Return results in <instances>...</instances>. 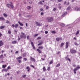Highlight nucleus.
Returning a JSON list of instances; mask_svg holds the SVG:
<instances>
[{
	"instance_id": "nucleus-7",
	"label": "nucleus",
	"mask_w": 80,
	"mask_h": 80,
	"mask_svg": "<svg viewBox=\"0 0 80 80\" xmlns=\"http://www.w3.org/2000/svg\"><path fill=\"white\" fill-rule=\"evenodd\" d=\"M57 41H59L60 40H62V38H57L56 39Z\"/></svg>"
},
{
	"instance_id": "nucleus-45",
	"label": "nucleus",
	"mask_w": 80,
	"mask_h": 80,
	"mask_svg": "<svg viewBox=\"0 0 80 80\" xmlns=\"http://www.w3.org/2000/svg\"><path fill=\"white\" fill-rule=\"evenodd\" d=\"M38 40H39V39H41V37H38L37 38Z\"/></svg>"
},
{
	"instance_id": "nucleus-64",
	"label": "nucleus",
	"mask_w": 80,
	"mask_h": 80,
	"mask_svg": "<svg viewBox=\"0 0 80 80\" xmlns=\"http://www.w3.org/2000/svg\"><path fill=\"white\" fill-rule=\"evenodd\" d=\"M80 18H78L77 19V20H80Z\"/></svg>"
},
{
	"instance_id": "nucleus-8",
	"label": "nucleus",
	"mask_w": 80,
	"mask_h": 80,
	"mask_svg": "<svg viewBox=\"0 0 80 80\" xmlns=\"http://www.w3.org/2000/svg\"><path fill=\"white\" fill-rule=\"evenodd\" d=\"M31 43L33 49L35 50V46H34V45H33V42H31Z\"/></svg>"
},
{
	"instance_id": "nucleus-38",
	"label": "nucleus",
	"mask_w": 80,
	"mask_h": 80,
	"mask_svg": "<svg viewBox=\"0 0 80 80\" xmlns=\"http://www.w3.org/2000/svg\"><path fill=\"white\" fill-rule=\"evenodd\" d=\"M47 70H48V71H50V67L48 68Z\"/></svg>"
},
{
	"instance_id": "nucleus-22",
	"label": "nucleus",
	"mask_w": 80,
	"mask_h": 80,
	"mask_svg": "<svg viewBox=\"0 0 80 80\" xmlns=\"http://www.w3.org/2000/svg\"><path fill=\"white\" fill-rule=\"evenodd\" d=\"M42 43H43V42L42 41L41 42H40V43L38 44V45L39 46V45H40L42 44Z\"/></svg>"
},
{
	"instance_id": "nucleus-29",
	"label": "nucleus",
	"mask_w": 80,
	"mask_h": 80,
	"mask_svg": "<svg viewBox=\"0 0 80 80\" xmlns=\"http://www.w3.org/2000/svg\"><path fill=\"white\" fill-rule=\"evenodd\" d=\"M27 8L28 10H29V9H30V8H31V7H30V6H28L27 7Z\"/></svg>"
},
{
	"instance_id": "nucleus-14",
	"label": "nucleus",
	"mask_w": 80,
	"mask_h": 80,
	"mask_svg": "<svg viewBox=\"0 0 80 80\" xmlns=\"http://www.w3.org/2000/svg\"><path fill=\"white\" fill-rule=\"evenodd\" d=\"M36 25L38 26H41V24H40L38 22H36Z\"/></svg>"
},
{
	"instance_id": "nucleus-36",
	"label": "nucleus",
	"mask_w": 80,
	"mask_h": 80,
	"mask_svg": "<svg viewBox=\"0 0 80 80\" xmlns=\"http://www.w3.org/2000/svg\"><path fill=\"white\" fill-rule=\"evenodd\" d=\"M11 33L12 32H11V31L9 30L8 31V33L9 34H11Z\"/></svg>"
},
{
	"instance_id": "nucleus-63",
	"label": "nucleus",
	"mask_w": 80,
	"mask_h": 80,
	"mask_svg": "<svg viewBox=\"0 0 80 80\" xmlns=\"http://www.w3.org/2000/svg\"><path fill=\"white\" fill-rule=\"evenodd\" d=\"M18 53V51H16L15 52V53Z\"/></svg>"
},
{
	"instance_id": "nucleus-52",
	"label": "nucleus",
	"mask_w": 80,
	"mask_h": 80,
	"mask_svg": "<svg viewBox=\"0 0 80 80\" xmlns=\"http://www.w3.org/2000/svg\"><path fill=\"white\" fill-rule=\"evenodd\" d=\"M10 66H8V67L7 69L8 70H9V69H10Z\"/></svg>"
},
{
	"instance_id": "nucleus-25",
	"label": "nucleus",
	"mask_w": 80,
	"mask_h": 80,
	"mask_svg": "<svg viewBox=\"0 0 80 80\" xmlns=\"http://www.w3.org/2000/svg\"><path fill=\"white\" fill-rule=\"evenodd\" d=\"M79 34V31H78L76 33V35H78Z\"/></svg>"
},
{
	"instance_id": "nucleus-9",
	"label": "nucleus",
	"mask_w": 80,
	"mask_h": 80,
	"mask_svg": "<svg viewBox=\"0 0 80 80\" xmlns=\"http://www.w3.org/2000/svg\"><path fill=\"white\" fill-rule=\"evenodd\" d=\"M3 45V42H2V41H0V47Z\"/></svg>"
},
{
	"instance_id": "nucleus-11",
	"label": "nucleus",
	"mask_w": 80,
	"mask_h": 80,
	"mask_svg": "<svg viewBox=\"0 0 80 80\" xmlns=\"http://www.w3.org/2000/svg\"><path fill=\"white\" fill-rule=\"evenodd\" d=\"M30 59L32 60V61H33V62H35V59L32 57H30Z\"/></svg>"
},
{
	"instance_id": "nucleus-40",
	"label": "nucleus",
	"mask_w": 80,
	"mask_h": 80,
	"mask_svg": "<svg viewBox=\"0 0 80 80\" xmlns=\"http://www.w3.org/2000/svg\"><path fill=\"white\" fill-rule=\"evenodd\" d=\"M46 70V69L45 68V67H43V71H45Z\"/></svg>"
},
{
	"instance_id": "nucleus-23",
	"label": "nucleus",
	"mask_w": 80,
	"mask_h": 80,
	"mask_svg": "<svg viewBox=\"0 0 80 80\" xmlns=\"http://www.w3.org/2000/svg\"><path fill=\"white\" fill-rule=\"evenodd\" d=\"M18 23L19 24V25H21V26H23V24H22V23H20V22L19 21H18Z\"/></svg>"
},
{
	"instance_id": "nucleus-15",
	"label": "nucleus",
	"mask_w": 80,
	"mask_h": 80,
	"mask_svg": "<svg viewBox=\"0 0 80 80\" xmlns=\"http://www.w3.org/2000/svg\"><path fill=\"white\" fill-rule=\"evenodd\" d=\"M2 72H7L8 69H3L2 70Z\"/></svg>"
},
{
	"instance_id": "nucleus-2",
	"label": "nucleus",
	"mask_w": 80,
	"mask_h": 80,
	"mask_svg": "<svg viewBox=\"0 0 80 80\" xmlns=\"http://www.w3.org/2000/svg\"><path fill=\"white\" fill-rule=\"evenodd\" d=\"M80 67L79 66H78L75 68L73 70V71L74 72V73H76V71L78 70V69H79Z\"/></svg>"
},
{
	"instance_id": "nucleus-62",
	"label": "nucleus",
	"mask_w": 80,
	"mask_h": 80,
	"mask_svg": "<svg viewBox=\"0 0 80 80\" xmlns=\"http://www.w3.org/2000/svg\"><path fill=\"white\" fill-rule=\"evenodd\" d=\"M23 57H25V54H23Z\"/></svg>"
},
{
	"instance_id": "nucleus-19",
	"label": "nucleus",
	"mask_w": 80,
	"mask_h": 80,
	"mask_svg": "<svg viewBox=\"0 0 80 80\" xmlns=\"http://www.w3.org/2000/svg\"><path fill=\"white\" fill-rule=\"evenodd\" d=\"M17 43V42L15 41H14L12 42V43H13V44H15V43Z\"/></svg>"
},
{
	"instance_id": "nucleus-39",
	"label": "nucleus",
	"mask_w": 80,
	"mask_h": 80,
	"mask_svg": "<svg viewBox=\"0 0 80 80\" xmlns=\"http://www.w3.org/2000/svg\"><path fill=\"white\" fill-rule=\"evenodd\" d=\"M63 45H64V43H62L61 45V47H63Z\"/></svg>"
},
{
	"instance_id": "nucleus-53",
	"label": "nucleus",
	"mask_w": 80,
	"mask_h": 80,
	"mask_svg": "<svg viewBox=\"0 0 80 80\" xmlns=\"http://www.w3.org/2000/svg\"><path fill=\"white\" fill-rule=\"evenodd\" d=\"M27 39H29V36H27Z\"/></svg>"
},
{
	"instance_id": "nucleus-31",
	"label": "nucleus",
	"mask_w": 80,
	"mask_h": 80,
	"mask_svg": "<svg viewBox=\"0 0 80 80\" xmlns=\"http://www.w3.org/2000/svg\"><path fill=\"white\" fill-rule=\"evenodd\" d=\"M67 10H70V7H68L67 9Z\"/></svg>"
},
{
	"instance_id": "nucleus-60",
	"label": "nucleus",
	"mask_w": 80,
	"mask_h": 80,
	"mask_svg": "<svg viewBox=\"0 0 80 80\" xmlns=\"http://www.w3.org/2000/svg\"><path fill=\"white\" fill-rule=\"evenodd\" d=\"M39 3L40 4H42V1H40V2H39Z\"/></svg>"
},
{
	"instance_id": "nucleus-55",
	"label": "nucleus",
	"mask_w": 80,
	"mask_h": 80,
	"mask_svg": "<svg viewBox=\"0 0 80 80\" xmlns=\"http://www.w3.org/2000/svg\"><path fill=\"white\" fill-rule=\"evenodd\" d=\"M2 34H1V32H0V37H2Z\"/></svg>"
},
{
	"instance_id": "nucleus-1",
	"label": "nucleus",
	"mask_w": 80,
	"mask_h": 80,
	"mask_svg": "<svg viewBox=\"0 0 80 80\" xmlns=\"http://www.w3.org/2000/svg\"><path fill=\"white\" fill-rule=\"evenodd\" d=\"M46 20L48 22H51L53 21V18L48 17L46 18Z\"/></svg>"
},
{
	"instance_id": "nucleus-33",
	"label": "nucleus",
	"mask_w": 80,
	"mask_h": 80,
	"mask_svg": "<svg viewBox=\"0 0 80 80\" xmlns=\"http://www.w3.org/2000/svg\"><path fill=\"white\" fill-rule=\"evenodd\" d=\"M60 25L61 26H62V27H64V26H65V24H63V23H61L60 24Z\"/></svg>"
},
{
	"instance_id": "nucleus-5",
	"label": "nucleus",
	"mask_w": 80,
	"mask_h": 80,
	"mask_svg": "<svg viewBox=\"0 0 80 80\" xmlns=\"http://www.w3.org/2000/svg\"><path fill=\"white\" fill-rule=\"evenodd\" d=\"M74 8V10L76 11H80V7L79 6H77Z\"/></svg>"
},
{
	"instance_id": "nucleus-18",
	"label": "nucleus",
	"mask_w": 80,
	"mask_h": 80,
	"mask_svg": "<svg viewBox=\"0 0 80 80\" xmlns=\"http://www.w3.org/2000/svg\"><path fill=\"white\" fill-rule=\"evenodd\" d=\"M3 16H4L5 17H7L8 16V15H7L5 13H4L3 14Z\"/></svg>"
},
{
	"instance_id": "nucleus-51",
	"label": "nucleus",
	"mask_w": 80,
	"mask_h": 80,
	"mask_svg": "<svg viewBox=\"0 0 80 80\" xmlns=\"http://www.w3.org/2000/svg\"><path fill=\"white\" fill-rule=\"evenodd\" d=\"M19 28H20V29L21 30H22L23 29V28L22 27H20Z\"/></svg>"
},
{
	"instance_id": "nucleus-46",
	"label": "nucleus",
	"mask_w": 80,
	"mask_h": 80,
	"mask_svg": "<svg viewBox=\"0 0 80 80\" xmlns=\"http://www.w3.org/2000/svg\"><path fill=\"white\" fill-rule=\"evenodd\" d=\"M6 23H10V22H9V21H6Z\"/></svg>"
},
{
	"instance_id": "nucleus-3",
	"label": "nucleus",
	"mask_w": 80,
	"mask_h": 80,
	"mask_svg": "<svg viewBox=\"0 0 80 80\" xmlns=\"http://www.w3.org/2000/svg\"><path fill=\"white\" fill-rule=\"evenodd\" d=\"M22 35L21 36V38H26V36L25 35V34L24 33L22 32Z\"/></svg>"
},
{
	"instance_id": "nucleus-20",
	"label": "nucleus",
	"mask_w": 80,
	"mask_h": 80,
	"mask_svg": "<svg viewBox=\"0 0 80 80\" xmlns=\"http://www.w3.org/2000/svg\"><path fill=\"white\" fill-rule=\"evenodd\" d=\"M22 58V57H19L18 58H16L17 60H18L19 59H21Z\"/></svg>"
},
{
	"instance_id": "nucleus-6",
	"label": "nucleus",
	"mask_w": 80,
	"mask_h": 80,
	"mask_svg": "<svg viewBox=\"0 0 80 80\" xmlns=\"http://www.w3.org/2000/svg\"><path fill=\"white\" fill-rule=\"evenodd\" d=\"M70 52L72 53H76V51L75 50L71 49L70 50Z\"/></svg>"
},
{
	"instance_id": "nucleus-47",
	"label": "nucleus",
	"mask_w": 80,
	"mask_h": 80,
	"mask_svg": "<svg viewBox=\"0 0 80 80\" xmlns=\"http://www.w3.org/2000/svg\"><path fill=\"white\" fill-rule=\"evenodd\" d=\"M38 34H35V35L34 37H37V36H38Z\"/></svg>"
},
{
	"instance_id": "nucleus-59",
	"label": "nucleus",
	"mask_w": 80,
	"mask_h": 80,
	"mask_svg": "<svg viewBox=\"0 0 80 80\" xmlns=\"http://www.w3.org/2000/svg\"><path fill=\"white\" fill-rule=\"evenodd\" d=\"M40 10L41 11H43V9H42V8H41V9H40Z\"/></svg>"
},
{
	"instance_id": "nucleus-26",
	"label": "nucleus",
	"mask_w": 80,
	"mask_h": 80,
	"mask_svg": "<svg viewBox=\"0 0 80 80\" xmlns=\"http://www.w3.org/2000/svg\"><path fill=\"white\" fill-rule=\"evenodd\" d=\"M67 12H65V13H63V14L62 15V16L64 17V15H67Z\"/></svg>"
},
{
	"instance_id": "nucleus-17",
	"label": "nucleus",
	"mask_w": 80,
	"mask_h": 80,
	"mask_svg": "<svg viewBox=\"0 0 80 80\" xmlns=\"http://www.w3.org/2000/svg\"><path fill=\"white\" fill-rule=\"evenodd\" d=\"M37 51H38L39 53H42V51L40 50L39 49H38L37 50Z\"/></svg>"
},
{
	"instance_id": "nucleus-13",
	"label": "nucleus",
	"mask_w": 80,
	"mask_h": 80,
	"mask_svg": "<svg viewBox=\"0 0 80 80\" xmlns=\"http://www.w3.org/2000/svg\"><path fill=\"white\" fill-rule=\"evenodd\" d=\"M5 18L2 17H0V20H5Z\"/></svg>"
},
{
	"instance_id": "nucleus-4",
	"label": "nucleus",
	"mask_w": 80,
	"mask_h": 80,
	"mask_svg": "<svg viewBox=\"0 0 80 80\" xmlns=\"http://www.w3.org/2000/svg\"><path fill=\"white\" fill-rule=\"evenodd\" d=\"M7 6L8 8H13V6L12 4H7Z\"/></svg>"
},
{
	"instance_id": "nucleus-54",
	"label": "nucleus",
	"mask_w": 80,
	"mask_h": 80,
	"mask_svg": "<svg viewBox=\"0 0 80 80\" xmlns=\"http://www.w3.org/2000/svg\"><path fill=\"white\" fill-rule=\"evenodd\" d=\"M53 11H55V10H56V8H54L53 9Z\"/></svg>"
},
{
	"instance_id": "nucleus-16",
	"label": "nucleus",
	"mask_w": 80,
	"mask_h": 80,
	"mask_svg": "<svg viewBox=\"0 0 80 80\" xmlns=\"http://www.w3.org/2000/svg\"><path fill=\"white\" fill-rule=\"evenodd\" d=\"M18 24H16L14 25V27L16 28H17V27H18Z\"/></svg>"
},
{
	"instance_id": "nucleus-57",
	"label": "nucleus",
	"mask_w": 80,
	"mask_h": 80,
	"mask_svg": "<svg viewBox=\"0 0 80 80\" xmlns=\"http://www.w3.org/2000/svg\"><path fill=\"white\" fill-rule=\"evenodd\" d=\"M41 15H43V12H41Z\"/></svg>"
},
{
	"instance_id": "nucleus-21",
	"label": "nucleus",
	"mask_w": 80,
	"mask_h": 80,
	"mask_svg": "<svg viewBox=\"0 0 80 80\" xmlns=\"http://www.w3.org/2000/svg\"><path fill=\"white\" fill-rule=\"evenodd\" d=\"M38 48L39 49H40L41 50H42V49H43V47L42 46L39 47H38Z\"/></svg>"
},
{
	"instance_id": "nucleus-61",
	"label": "nucleus",
	"mask_w": 80,
	"mask_h": 80,
	"mask_svg": "<svg viewBox=\"0 0 80 80\" xmlns=\"http://www.w3.org/2000/svg\"><path fill=\"white\" fill-rule=\"evenodd\" d=\"M29 3H30V4H32V2L31 1H30L29 2Z\"/></svg>"
},
{
	"instance_id": "nucleus-49",
	"label": "nucleus",
	"mask_w": 80,
	"mask_h": 80,
	"mask_svg": "<svg viewBox=\"0 0 80 80\" xmlns=\"http://www.w3.org/2000/svg\"><path fill=\"white\" fill-rule=\"evenodd\" d=\"M48 8H49V7L48 6H46V9H48Z\"/></svg>"
},
{
	"instance_id": "nucleus-34",
	"label": "nucleus",
	"mask_w": 80,
	"mask_h": 80,
	"mask_svg": "<svg viewBox=\"0 0 80 80\" xmlns=\"http://www.w3.org/2000/svg\"><path fill=\"white\" fill-rule=\"evenodd\" d=\"M5 27V26H2L0 27V29H3V28H4Z\"/></svg>"
},
{
	"instance_id": "nucleus-50",
	"label": "nucleus",
	"mask_w": 80,
	"mask_h": 80,
	"mask_svg": "<svg viewBox=\"0 0 80 80\" xmlns=\"http://www.w3.org/2000/svg\"><path fill=\"white\" fill-rule=\"evenodd\" d=\"M63 0H58V2H62Z\"/></svg>"
},
{
	"instance_id": "nucleus-43",
	"label": "nucleus",
	"mask_w": 80,
	"mask_h": 80,
	"mask_svg": "<svg viewBox=\"0 0 80 80\" xmlns=\"http://www.w3.org/2000/svg\"><path fill=\"white\" fill-rule=\"evenodd\" d=\"M22 76V77H23L24 78L25 77H26V75H23Z\"/></svg>"
},
{
	"instance_id": "nucleus-44",
	"label": "nucleus",
	"mask_w": 80,
	"mask_h": 80,
	"mask_svg": "<svg viewBox=\"0 0 80 80\" xmlns=\"http://www.w3.org/2000/svg\"><path fill=\"white\" fill-rule=\"evenodd\" d=\"M48 33V32L47 31H45V34H47V33Z\"/></svg>"
},
{
	"instance_id": "nucleus-12",
	"label": "nucleus",
	"mask_w": 80,
	"mask_h": 80,
	"mask_svg": "<svg viewBox=\"0 0 80 80\" xmlns=\"http://www.w3.org/2000/svg\"><path fill=\"white\" fill-rule=\"evenodd\" d=\"M68 42H67L66 44V48H68Z\"/></svg>"
},
{
	"instance_id": "nucleus-32",
	"label": "nucleus",
	"mask_w": 80,
	"mask_h": 80,
	"mask_svg": "<svg viewBox=\"0 0 80 80\" xmlns=\"http://www.w3.org/2000/svg\"><path fill=\"white\" fill-rule=\"evenodd\" d=\"M66 60H68L69 61V62H70V58H66Z\"/></svg>"
},
{
	"instance_id": "nucleus-24",
	"label": "nucleus",
	"mask_w": 80,
	"mask_h": 80,
	"mask_svg": "<svg viewBox=\"0 0 80 80\" xmlns=\"http://www.w3.org/2000/svg\"><path fill=\"white\" fill-rule=\"evenodd\" d=\"M74 45H76V46H78L79 45L76 42H74Z\"/></svg>"
},
{
	"instance_id": "nucleus-10",
	"label": "nucleus",
	"mask_w": 80,
	"mask_h": 80,
	"mask_svg": "<svg viewBox=\"0 0 80 80\" xmlns=\"http://www.w3.org/2000/svg\"><path fill=\"white\" fill-rule=\"evenodd\" d=\"M26 69L27 70L28 72H29L30 71V68L28 66L26 67Z\"/></svg>"
},
{
	"instance_id": "nucleus-58",
	"label": "nucleus",
	"mask_w": 80,
	"mask_h": 80,
	"mask_svg": "<svg viewBox=\"0 0 80 80\" xmlns=\"http://www.w3.org/2000/svg\"><path fill=\"white\" fill-rule=\"evenodd\" d=\"M12 26L13 27H15V25L14 24H12Z\"/></svg>"
},
{
	"instance_id": "nucleus-35",
	"label": "nucleus",
	"mask_w": 80,
	"mask_h": 80,
	"mask_svg": "<svg viewBox=\"0 0 80 80\" xmlns=\"http://www.w3.org/2000/svg\"><path fill=\"white\" fill-rule=\"evenodd\" d=\"M0 58H3V56L2 54L0 56Z\"/></svg>"
},
{
	"instance_id": "nucleus-42",
	"label": "nucleus",
	"mask_w": 80,
	"mask_h": 80,
	"mask_svg": "<svg viewBox=\"0 0 80 80\" xmlns=\"http://www.w3.org/2000/svg\"><path fill=\"white\" fill-rule=\"evenodd\" d=\"M52 33H55L56 32H55V31H53L52 32Z\"/></svg>"
},
{
	"instance_id": "nucleus-30",
	"label": "nucleus",
	"mask_w": 80,
	"mask_h": 80,
	"mask_svg": "<svg viewBox=\"0 0 80 80\" xmlns=\"http://www.w3.org/2000/svg\"><path fill=\"white\" fill-rule=\"evenodd\" d=\"M60 5H61V4H58V6H59L58 7L59 8H62V7H61V6H60Z\"/></svg>"
},
{
	"instance_id": "nucleus-27",
	"label": "nucleus",
	"mask_w": 80,
	"mask_h": 80,
	"mask_svg": "<svg viewBox=\"0 0 80 80\" xmlns=\"http://www.w3.org/2000/svg\"><path fill=\"white\" fill-rule=\"evenodd\" d=\"M53 62V60H51L50 61V62L49 63V64H52V63Z\"/></svg>"
},
{
	"instance_id": "nucleus-37",
	"label": "nucleus",
	"mask_w": 80,
	"mask_h": 80,
	"mask_svg": "<svg viewBox=\"0 0 80 80\" xmlns=\"http://www.w3.org/2000/svg\"><path fill=\"white\" fill-rule=\"evenodd\" d=\"M60 64H58L57 65L56 67H60Z\"/></svg>"
},
{
	"instance_id": "nucleus-56",
	"label": "nucleus",
	"mask_w": 80,
	"mask_h": 80,
	"mask_svg": "<svg viewBox=\"0 0 80 80\" xmlns=\"http://www.w3.org/2000/svg\"><path fill=\"white\" fill-rule=\"evenodd\" d=\"M30 66L32 67V68H34V66L33 65H31Z\"/></svg>"
},
{
	"instance_id": "nucleus-28",
	"label": "nucleus",
	"mask_w": 80,
	"mask_h": 80,
	"mask_svg": "<svg viewBox=\"0 0 80 80\" xmlns=\"http://www.w3.org/2000/svg\"><path fill=\"white\" fill-rule=\"evenodd\" d=\"M7 67V65H2V68H5V67Z\"/></svg>"
},
{
	"instance_id": "nucleus-48",
	"label": "nucleus",
	"mask_w": 80,
	"mask_h": 80,
	"mask_svg": "<svg viewBox=\"0 0 80 80\" xmlns=\"http://www.w3.org/2000/svg\"><path fill=\"white\" fill-rule=\"evenodd\" d=\"M23 60H24L25 61H27V58H24Z\"/></svg>"
},
{
	"instance_id": "nucleus-41",
	"label": "nucleus",
	"mask_w": 80,
	"mask_h": 80,
	"mask_svg": "<svg viewBox=\"0 0 80 80\" xmlns=\"http://www.w3.org/2000/svg\"><path fill=\"white\" fill-rule=\"evenodd\" d=\"M18 62H19V63H21L22 62V61H21V60H18Z\"/></svg>"
}]
</instances>
